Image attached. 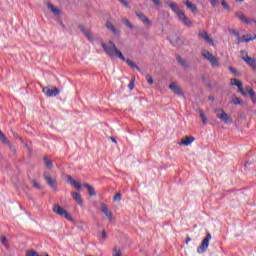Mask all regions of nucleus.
I'll return each instance as SVG.
<instances>
[{
	"mask_svg": "<svg viewBox=\"0 0 256 256\" xmlns=\"http://www.w3.org/2000/svg\"><path fill=\"white\" fill-rule=\"evenodd\" d=\"M102 49H104L105 53L111 57V59H114V57H118V59H121V61H125L129 67L132 69H136V71H141L139 66L135 62H133L131 59H125V56L121 52V50L117 49V46L112 41L109 42V44L102 43Z\"/></svg>",
	"mask_w": 256,
	"mask_h": 256,
	"instance_id": "f257e3e1",
	"label": "nucleus"
},
{
	"mask_svg": "<svg viewBox=\"0 0 256 256\" xmlns=\"http://www.w3.org/2000/svg\"><path fill=\"white\" fill-rule=\"evenodd\" d=\"M166 5H168V7H170L173 13H175L178 21H180L182 25H185V27H193V21H191V19H189V17L185 15V12L181 10L179 5L169 1L166 2Z\"/></svg>",
	"mask_w": 256,
	"mask_h": 256,
	"instance_id": "f03ea898",
	"label": "nucleus"
},
{
	"mask_svg": "<svg viewBox=\"0 0 256 256\" xmlns=\"http://www.w3.org/2000/svg\"><path fill=\"white\" fill-rule=\"evenodd\" d=\"M211 239H213V236L208 232L205 238L202 240L201 245L197 248V253H199V255H202V253H205V251L209 249Z\"/></svg>",
	"mask_w": 256,
	"mask_h": 256,
	"instance_id": "7ed1b4c3",
	"label": "nucleus"
},
{
	"mask_svg": "<svg viewBox=\"0 0 256 256\" xmlns=\"http://www.w3.org/2000/svg\"><path fill=\"white\" fill-rule=\"evenodd\" d=\"M52 210L54 213H56V215H60V217H65V219H67V221L73 220V217H71V215H69L67 210L63 209V207H61V205H59V204H55L53 206Z\"/></svg>",
	"mask_w": 256,
	"mask_h": 256,
	"instance_id": "20e7f679",
	"label": "nucleus"
},
{
	"mask_svg": "<svg viewBox=\"0 0 256 256\" xmlns=\"http://www.w3.org/2000/svg\"><path fill=\"white\" fill-rule=\"evenodd\" d=\"M202 57H204V59L209 61V63L211 64L212 67H219V60L217 59V57H215L213 55V53H211L207 50H203Z\"/></svg>",
	"mask_w": 256,
	"mask_h": 256,
	"instance_id": "39448f33",
	"label": "nucleus"
},
{
	"mask_svg": "<svg viewBox=\"0 0 256 256\" xmlns=\"http://www.w3.org/2000/svg\"><path fill=\"white\" fill-rule=\"evenodd\" d=\"M241 55H242V59L243 61H245V63H247L249 65V67H251L252 69H256V59L249 57V55L247 54V51L242 50L241 51Z\"/></svg>",
	"mask_w": 256,
	"mask_h": 256,
	"instance_id": "423d86ee",
	"label": "nucleus"
},
{
	"mask_svg": "<svg viewBox=\"0 0 256 256\" xmlns=\"http://www.w3.org/2000/svg\"><path fill=\"white\" fill-rule=\"evenodd\" d=\"M215 113L218 119H221V121H224V123H233V120L231 119V117H229L227 113H225V111L218 109L215 110Z\"/></svg>",
	"mask_w": 256,
	"mask_h": 256,
	"instance_id": "0eeeda50",
	"label": "nucleus"
},
{
	"mask_svg": "<svg viewBox=\"0 0 256 256\" xmlns=\"http://www.w3.org/2000/svg\"><path fill=\"white\" fill-rule=\"evenodd\" d=\"M230 85L238 87L239 93H241V95H243V97H247V92L243 89V82H241L235 78H232L230 80Z\"/></svg>",
	"mask_w": 256,
	"mask_h": 256,
	"instance_id": "6e6552de",
	"label": "nucleus"
},
{
	"mask_svg": "<svg viewBox=\"0 0 256 256\" xmlns=\"http://www.w3.org/2000/svg\"><path fill=\"white\" fill-rule=\"evenodd\" d=\"M42 93H44L46 97H57V95H59V88L51 89L49 87H44Z\"/></svg>",
	"mask_w": 256,
	"mask_h": 256,
	"instance_id": "1a4fd4ad",
	"label": "nucleus"
},
{
	"mask_svg": "<svg viewBox=\"0 0 256 256\" xmlns=\"http://www.w3.org/2000/svg\"><path fill=\"white\" fill-rule=\"evenodd\" d=\"M135 13L136 17H138V19H140V21H142V23L145 24L146 27H151V25H153V22H151V20H149V18H147V16H145L143 12L136 11Z\"/></svg>",
	"mask_w": 256,
	"mask_h": 256,
	"instance_id": "9d476101",
	"label": "nucleus"
},
{
	"mask_svg": "<svg viewBox=\"0 0 256 256\" xmlns=\"http://www.w3.org/2000/svg\"><path fill=\"white\" fill-rule=\"evenodd\" d=\"M135 13L136 17H138V19H140V21H142V23L145 24L146 27H151V25H153V22H151V20H149V18H147V16H145L143 12L136 11Z\"/></svg>",
	"mask_w": 256,
	"mask_h": 256,
	"instance_id": "9b49d317",
	"label": "nucleus"
},
{
	"mask_svg": "<svg viewBox=\"0 0 256 256\" xmlns=\"http://www.w3.org/2000/svg\"><path fill=\"white\" fill-rule=\"evenodd\" d=\"M44 179L47 182V184L49 185V187H51V189H53V191H57V184L56 180L53 179L50 175L49 172H45L44 173Z\"/></svg>",
	"mask_w": 256,
	"mask_h": 256,
	"instance_id": "f8f14e48",
	"label": "nucleus"
},
{
	"mask_svg": "<svg viewBox=\"0 0 256 256\" xmlns=\"http://www.w3.org/2000/svg\"><path fill=\"white\" fill-rule=\"evenodd\" d=\"M0 141L4 145H7V147H9L10 151H15V146H13V144H11V141H9V139H7V136H5V134L1 130H0Z\"/></svg>",
	"mask_w": 256,
	"mask_h": 256,
	"instance_id": "ddd939ff",
	"label": "nucleus"
},
{
	"mask_svg": "<svg viewBox=\"0 0 256 256\" xmlns=\"http://www.w3.org/2000/svg\"><path fill=\"white\" fill-rule=\"evenodd\" d=\"M169 89H171L175 95H178V97H183V91L181 90V87H179L175 82H172L169 85Z\"/></svg>",
	"mask_w": 256,
	"mask_h": 256,
	"instance_id": "4468645a",
	"label": "nucleus"
},
{
	"mask_svg": "<svg viewBox=\"0 0 256 256\" xmlns=\"http://www.w3.org/2000/svg\"><path fill=\"white\" fill-rule=\"evenodd\" d=\"M193 141H195V137L185 136L180 142H178V144L183 145L184 147H189Z\"/></svg>",
	"mask_w": 256,
	"mask_h": 256,
	"instance_id": "2eb2a0df",
	"label": "nucleus"
},
{
	"mask_svg": "<svg viewBox=\"0 0 256 256\" xmlns=\"http://www.w3.org/2000/svg\"><path fill=\"white\" fill-rule=\"evenodd\" d=\"M80 31H82V33H84L86 39H88V41H90V43H93L94 38H93V33H91V31L87 30V28H85V26H79Z\"/></svg>",
	"mask_w": 256,
	"mask_h": 256,
	"instance_id": "dca6fc26",
	"label": "nucleus"
},
{
	"mask_svg": "<svg viewBox=\"0 0 256 256\" xmlns=\"http://www.w3.org/2000/svg\"><path fill=\"white\" fill-rule=\"evenodd\" d=\"M101 207L102 213L106 215L107 219H109V221H113V212L110 211L109 207H107V205H105L104 203H102Z\"/></svg>",
	"mask_w": 256,
	"mask_h": 256,
	"instance_id": "f3484780",
	"label": "nucleus"
},
{
	"mask_svg": "<svg viewBox=\"0 0 256 256\" xmlns=\"http://www.w3.org/2000/svg\"><path fill=\"white\" fill-rule=\"evenodd\" d=\"M199 36L206 41V43H209V45H213V39L207 34V32L202 31L200 32Z\"/></svg>",
	"mask_w": 256,
	"mask_h": 256,
	"instance_id": "a211bd4d",
	"label": "nucleus"
},
{
	"mask_svg": "<svg viewBox=\"0 0 256 256\" xmlns=\"http://www.w3.org/2000/svg\"><path fill=\"white\" fill-rule=\"evenodd\" d=\"M47 7H48V9L51 10L53 15H56V16L61 15V10H59L57 7H55L51 2L47 3Z\"/></svg>",
	"mask_w": 256,
	"mask_h": 256,
	"instance_id": "6ab92c4d",
	"label": "nucleus"
},
{
	"mask_svg": "<svg viewBox=\"0 0 256 256\" xmlns=\"http://www.w3.org/2000/svg\"><path fill=\"white\" fill-rule=\"evenodd\" d=\"M184 5H186V7H187L188 9H190V11L193 12V13H197V11H199V10L197 9V5L191 3V1H189V0H186V1L184 2Z\"/></svg>",
	"mask_w": 256,
	"mask_h": 256,
	"instance_id": "aec40b11",
	"label": "nucleus"
},
{
	"mask_svg": "<svg viewBox=\"0 0 256 256\" xmlns=\"http://www.w3.org/2000/svg\"><path fill=\"white\" fill-rule=\"evenodd\" d=\"M246 91L248 92V95H250V99L253 103H256V96L255 91L250 86L246 87Z\"/></svg>",
	"mask_w": 256,
	"mask_h": 256,
	"instance_id": "412c9836",
	"label": "nucleus"
},
{
	"mask_svg": "<svg viewBox=\"0 0 256 256\" xmlns=\"http://www.w3.org/2000/svg\"><path fill=\"white\" fill-rule=\"evenodd\" d=\"M83 187L88 189L90 197H95V195H97V193H95V188H93V186L89 185L88 183H84Z\"/></svg>",
	"mask_w": 256,
	"mask_h": 256,
	"instance_id": "4be33fe9",
	"label": "nucleus"
},
{
	"mask_svg": "<svg viewBox=\"0 0 256 256\" xmlns=\"http://www.w3.org/2000/svg\"><path fill=\"white\" fill-rule=\"evenodd\" d=\"M106 27L113 35H119V30L111 22H107Z\"/></svg>",
	"mask_w": 256,
	"mask_h": 256,
	"instance_id": "5701e85b",
	"label": "nucleus"
},
{
	"mask_svg": "<svg viewBox=\"0 0 256 256\" xmlns=\"http://www.w3.org/2000/svg\"><path fill=\"white\" fill-rule=\"evenodd\" d=\"M72 197L78 203V205H83V199H81V194L77 192H72Z\"/></svg>",
	"mask_w": 256,
	"mask_h": 256,
	"instance_id": "b1692460",
	"label": "nucleus"
},
{
	"mask_svg": "<svg viewBox=\"0 0 256 256\" xmlns=\"http://www.w3.org/2000/svg\"><path fill=\"white\" fill-rule=\"evenodd\" d=\"M244 37H245V42L246 43H249L250 41H255V39H256V35L255 34H253V35L246 34V35H244Z\"/></svg>",
	"mask_w": 256,
	"mask_h": 256,
	"instance_id": "393cba45",
	"label": "nucleus"
},
{
	"mask_svg": "<svg viewBox=\"0 0 256 256\" xmlns=\"http://www.w3.org/2000/svg\"><path fill=\"white\" fill-rule=\"evenodd\" d=\"M199 115L203 125H207V116H205V112L203 110H199Z\"/></svg>",
	"mask_w": 256,
	"mask_h": 256,
	"instance_id": "a878e982",
	"label": "nucleus"
},
{
	"mask_svg": "<svg viewBox=\"0 0 256 256\" xmlns=\"http://www.w3.org/2000/svg\"><path fill=\"white\" fill-rule=\"evenodd\" d=\"M176 59H177L179 65H181L182 67H184V68L188 67L187 62H185V60L183 58H181V56H177Z\"/></svg>",
	"mask_w": 256,
	"mask_h": 256,
	"instance_id": "bb28decb",
	"label": "nucleus"
},
{
	"mask_svg": "<svg viewBox=\"0 0 256 256\" xmlns=\"http://www.w3.org/2000/svg\"><path fill=\"white\" fill-rule=\"evenodd\" d=\"M44 163L48 169H53V162L47 157H44Z\"/></svg>",
	"mask_w": 256,
	"mask_h": 256,
	"instance_id": "cd10ccee",
	"label": "nucleus"
},
{
	"mask_svg": "<svg viewBox=\"0 0 256 256\" xmlns=\"http://www.w3.org/2000/svg\"><path fill=\"white\" fill-rule=\"evenodd\" d=\"M122 23H124V25H126V27H128L129 29H133V24H131L128 19H122Z\"/></svg>",
	"mask_w": 256,
	"mask_h": 256,
	"instance_id": "c85d7f7f",
	"label": "nucleus"
},
{
	"mask_svg": "<svg viewBox=\"0 0 256 256\" xmlns=\"http://www.w3.org/2000/svg\"><path fill=\"white\" fill-rule=\"evenodd\" d=\"M238 19H240V21H243V23H249V19L245 17V14H239Z\"/></svg>",
	"mask_w": 256,
	"mask_h": 256,
	"instance_id": "c756f323",
	"label": "nucleus"
},
{
	"mask_svg": "<svg viewBox=\"0 0 256 256\" xmlns=\"http://www.w3.org/2000/svg\"><path fill=\"white\" fill-rule=\"evenodd\" d=\"M238 19H240V21H243V23H249V19L245 17V14H239Z\"/></svg>",
	"mask_w": 256,
	"mask_h": 256,
	"instance_id": "7c9ffc66",
	"label": "nucleus"
},
{
	"mask_svg": "<svg viewBox=\"0 0 256 256\" xmlns=\"http://www.w3.org/2000/svg\"><path fill=\"white\" fill-rule=\"evenodd\" d=\"M232 102L234 103V105H243V100H241L237 97H234Z\"/></svg>",
	"mask_w": 256,
	"mask_h": 256,
	"instance_id": "2f4dec72",
	"label": "nucleus"
},
{
	"mask_svg": "<svg viewBox=\"0 0 256 256\" xmlns=\"http://www.w3.org/2000/svg\"><path fill=\"white\" fill-rule=\"evenodd\" d=\"M1 243L4 247L8 248L9 247V243H7V237L3 236L1 238Z\"/></svg>",
	"mask_w": 256,
	"mask_h": 256,
	"instance_id": "473e14b6",
	"label": "nucleus"
},
{
	"mask_svg": "<svg viewBox=\"0 0 256 256\" xmlns=\"http://www.w3.org/2000/svg\"><path fill=\"white\" fill-rule=\"evenodd\" d=\"M222 7L227 11H231V7L229 6V4H227L225 0H222Z\"/></svg>",
	"mask_w": 256,
	"mask_h": 256,
	"instance_id": "72a5a7b5",
	"label": "nucleus"
},
{
	"mask_svg": "<svg viewBox=\"0 0 256 256\" xmlns=\"http://www.w3.org/2000/svg\"><path fill=\"white\" fill-rule=\"evenodd\" d=\"M31 184L33 185V187H35L36 189H42L41 184H39L37 181L32 180Z\"/></svg>",
	"mask_w": 256,
	"mask_h": 256,
	"instance_id": "f704fd0d",
	"label": "nucleus"
},
{
	"mask_svg": "<svg viewBox=\"0 0 256 256\" xmlns=\"http://www.w3.org/2000/svg\"><path fill=\"white\" fill-rule=\"evenodd\" d=\"M229 33H231V35H234V37H236V39L239 36V32L235 29H230Z\"/></svg>",
	"mask_w": 256,
	"mask_h": 256,
	"instance_id": "c9c22d12",
	"label": "nucleus"
},
{
	"mask_svg": "<svg viewBox=\"0 0 256 256\" xmlns=\"http://www.w3.org/2000/svg\"><path fill=\"white\" fill-rule=\"evenodd\" d=\"M120 3H122V5H124V7H126L127 9H129L131 6L129 5V2H127V0H119Z\"/></svg>",
	"mask_w": 256,
	"mask_h": 256,
	"instance_id": "e433bc0d",
	"label": "nucleus"
},
{
	"mask_svg": "<svg viewBox=\"0 0 256 256\" xmlns=\"http://www.w3.org/2000/svg\"><path fill=\"white\" fill-rule=\"evenodd\" d=\"M237 43L239 44V43H244V41H245V35H243V36H238L237 38Z\"/></svg>",
	"mask_w": 256,
	"mask_h": 256,
	"instance_id": "4c0bfd02",
	"label": "nucleus"
},
{
	"mask_svg": "<svg viewBox=\"0 0 256 256\" xmlns=\"http://www.w3.org/2000/svg\"><path fill=\"white\" fill-rule=\"evenodd\" d=\"M146 81L149 83V85H153V77H151V75L146 76Z\"/></svg>",
	"mask_w": 256,
	"mask_h": 256,
	"instance_id": "58836bf2",
	"label": "nucleus"
},
{
	"mask_svg": "<svg viewBox=\"0 0 256 256\" xmlns=\"http://www.w3.org/2000/svg\"><path fill=\"white\" fill-rule=\"evenodd\" d=\"M134 88H135V82L132 80V81H130V83L128 84V89H130V91H133Z\"/></svg>",
	"mask_w": 256,
	"mask_h": 256,
	"instance_id": "ea45409f",
	"label": "nucleus"
},
{
	"mask_svg": "<svg viewBox=\"0 0 256 256\" xmlns=\"http://www.w3.org/2000/svg\"><path fill=\"white\" fill-rule=\"evenodd\" d=\"M121 199H122L121 193H117V194L114 196V201H121Z\"/></svg>",
	"mask_w": 256,
	"mask_h": 256,
	"instance_id": "a19ab883",
	"label": "nucleus"
},
{
	"mask_svg": "<svg viewBox=\"0 0 256 256\" xmlns=\"http://www.w3.org/2000/svg\"><path fill=\"white\" fill-rule=\"evenodd\" d=\"M73 187H75V189H81V183L75 181L73 184Z\"/></svg>",
	"mask_w": 256,
	"mask_h": 256,
	"instance_id": "79ce46f5",
	"label": "nucleus"
},
{
	"mask_svg": "<svg viewBox=\"0 0 256 256\" xmlns=\"http://www.w3.org/2000/svg\"><path fill=\"white\" fill-rule=\"evenodd\" d=\"M114 256H123V254L121 253V250L115 248Z\"/></svg>",
	"mask_w": 256,
	"mask_h": 256,
	"instance_id": "37998d69",
	"label": "nucleus"
},
{
	"mask_svg": "<svg viewBox=\"0 0 256 256\" xmlns=\"http://www.w3.org/2000/svg\"><path fill=\"white\" fill-rule=\"evenodd\" d=\"M229 71H231V73H233V75H239V72H237V70L233 67H230Z\"/></svg>",
	"mask_w": 256,
	"mask_h": 256,
	"instance_id": "c03bdc74",
	"label": "nucleus"
},
{
	"mask_svg": "<svg viewBox=\"0 0 256 256\" xmlns=\"http://www.w3.org/2000/svg\"><path fill=\"white\" fill-rule=\"evenodd\" d=\"M152 3H154V5H156L157 7H161V1L159 0H151Z\"/></svg>",
	"mask_w": 256,
	"mask_h": 256,
	"instance_id": "a18cd8bd",
	"label": "nucleus"
},
{
	"mask_svg": "<svg viewBox=\"0 0 256 256\" xmlns=\"http://www.w3.org/2000/svg\"><path fill=\"white\" fill-rule=\"evenodd\" d=\"M67 179H68L69 183L72 184V185H73V184L75 183V181H76V180L73 179V177H71V176H68Z\"/></svg>",
	"mask_w": 256,
	"mask_h": 256,
	"instance_id": "49530a36",
	"label": "nucleus"
},
{
	"mask_svg": "<svg viewBox=\"0 0 256 256\" xmlns=\"http://www.w3.org/2000/svg\"><path fill=\"white\" fill-rule=\"evenodd\" d=\"M209 2L211 3L212 7H215V5H217V0H209Z\"/></svg>",
	"mask_w": 256,
	"mask_h": 256,
	"instance_id": "de8ad7c7",
	"label": "nucleus"
},
{
	"mask_svg": "<svg viewBox=\"0 0 256 256\" xmlns=\"http://www.w3.org/2000/svg\"><path fill=\"white\" fill-rule=\"evenodd\" d=\"M251 23H256L255 19H248V22H246L247 25H251Z\"/></svg>",
	"mask_w": 256,
	"mask_h": 256,
	"instance_id": "09e8293b",
	"label": "nucleus"
},
{
	"mask_svg": "<svg viewBox=\"0 0 256 256\" xmlns=\"http://www.w3.org/2000/svg\"><path fill=\"white\" fill-rule=\"evenodd\" d=\"M102 238L107 239V231L105 230L102 231Z\"/></svg>",
	"mask_w": 256,
	"mask_h": 256,
	"instance_id": "8fccbe9b",
	"label": "nucleus"
},
{
	"mask_svg": "<svg viewBox=\"0 0 256 256\" xmlns=\"http://www.w3.org/2000/svg\"><path fill=\"white\" fill-rule=\"evenodd\" d=\"M111 141L112 143H117V139H115L114 137H111Z\"/></svg>",
	"mask_w": 256,
	"mask_h": 256,
	"instance_id": "3c124183",
	"label": "nucleus"
},
{
	"mask_svg": "<svg viewBox=\"0 0 256 256\" xmlns=\"http://www.w3.org/2000/svg\"><path fill=\"white\" fill-rule=\"evenodd\" d=\"M189 241H191V237H187L186 244H189Z\"/></svg>",
	"mask_w": 256,
	"mask_h": 256,
	"instance_id": "603ef678",
	"label": "nucleus"
},
{
	"mask_svg": "<svg viewBox=\"0 0 256 256\" xmlns=\"http://www.w3.org/2000/svg\"><path fill=\"white\" fill-rule=\"evenodd\" d=\"M238 1L243 2V1H245V0H238Z\"/></svg>",
	"mask_w": 256,
	"mask_h": 256,
	"instance_id": "864d4df0",
	"label": "nucleus"
}]
</instances>
